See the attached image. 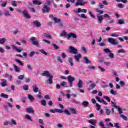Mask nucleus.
Wrapping results in <instances>:
<instances>
[{
  "mask_svg": "<svg viewBox=\"0 0 128 128\" xmlns=\"http://www.w3.org/2000/svg\"><path fill=\"white\" fill-rule=\"evenodd\" d=\"M112 107L118 110L119 114H120V117L124 120H128V117L126 116H124L122 114V108L116 105V102H112Z\"/></svg>",
  "mask_w": 128,
  "mask_h": 128,
  "instance_id": "1",
  "label": "nucleus"
},
{
  "mask_svg": "<svg viewBox=\"0 0 128 128\" xmlns=\"http://www.w3.org/2000/svg\"><path fill=\"white\" fill-rule=\"evenodd\" d=\"M29 40L32 42V44H33L34 46H38L40 40H36V38L32 36L29 38Z\"/></svg>",
  "mask_w": 128,
  "mask_h": 128,
  "instance_id": "2",
  "label": "nucleus"
},
{
  "mask_svg": "<svg viewBox=\"0 0 128 128\" xmlns=\"http://www.w3.org/2000/svg\"><path fill=\"white\" fill-rule=\"evenodd\" d=\"M70 54H78V49L74 48V47L71 46L69 48Z\"/></svg>",
  "mask_w": 128,
  "mask_h": 128,
  "instance_id": "3",
  "label": "nucleus"
},
{
  "mask_svg": "<svg viewBox=\"0 0 128 128\" xmlns=\"http://www.w3.org/2000/svg\"><path fill=\"white\" fill-rule=\"evenodd\" d=\"M49 18H52V20H54L55 24H58V22H62V20L60 18H58L56 17H54V15L52 14H50L49 15Z\"/></svg>",
  "mask_w": 128,
  "mask_h": 128,
  "instance_id": "4",
  "label": "nucleus"
},
{
  "mask_svg": "<svg viewBox=\"0 0 128 128\" xmlns=\"http://www.w3.org/2000/svg\"><path fill=\"white\" fill-rule=\"evenodd\" d=\"M50 7H48L46 5H44L43 8L42 9V10L43 12V14H46V12H49L50 10Z\"/></svg>",
  "mask_w": 128,
  "mask_h": 128,
  "instance_id": "5",
  "label": "nucleus"
},
{
  "mask_svg": "<svg viewBox=\"0 0 128 128\" xmlns=\"http://www.w3.org/2000/svg\"><path fill=\"white\" fill-rule=\"evenodd\" d=\"M22 14H24V18H26V20H28L30 18V14H28V10H24L22 12Z\"/></svg>",
  "mask_w": 128,
  "mask_h": 128,
  "instance_id": "6",
  "label": "nucleus"
},
{
  "mask_svg": "<svg viewBox=\"0 0 128 128\" xmlns=\"http://www.w3.org/2000/svg\"><path fill=\"white\" fill-rule=\"evenodd\" d=\"M103 50L104 52H105L106 54H109L108 55L109 58H112V51L110 50V49L108 48H104Z\"/></svg>",
  "mask_w": 128,
  "mask_h": 128,
  "instance_id": "7",
  "label": "nucleus"
},
{
  "mask_svg": "<svg viewBox=\"0 0 128 128\" xmlns=\"http://www.w3.org/2000/svg\"><path fill=\"white\" fill-rule=\"evenodd\" d=\"M70 38H76L77 36L74 33L70 32L67 34V39L70 40Z\"/></svg>",
  "mask_w": 128,
  "mask_h": 128,
  "instance_id": "8",
  "label": "nucleus"
},
{
  "mask_svg": "<svg viewBox=\"0 0 128 128\" xmlns=\"http://www.w3.org/2000/svg\"><path fill=\"white\" fill-rule=\"evenodd\" d=\"M77 2L76 3L75 6H84L86 4V2H83L82 0H77Z\"/></svg>",
  "mask_w": 128,
  "mask_h": 128,
  "instance_id": "9",
  "label": "nucleus"
},
{
  "mask_svg": "<svg viewBox=\"0 0 128 128\" xmlns=\"http://www.w3.org/2000/svg\"><path fill=\"white\" fill-rule=\"evenodd\" d=\"M48 78H49L46 80L45 84H52L53 82L52 78L54 77L52 76V75H51L50 76H49Z\"/></svg>",
  "mask_w": 128,
  "mask_h": 128,
  "instance_id": "10",
  "label": "nucleus"
},
{
  "mask_svg": "<svg viewBox=\"0 0 128 128\" xmlns=\"http://www.w3.org/2000/svg\"><path fill=\"white\" fill-rule=\"evenodd\" d=\"M26 112H28V114H34V108L32 107H30L28 108H26Z\"/></svg>",
  "mask_w": 128,
  "mask_h": 128,
  "instance_id": "11",
  "label": "nucleus"
},
{
  "mask_svg": "<svg viewBox=\"0 0 128 128\" xmlns=\"http://www.w3.org/2000/svg\"><path fill=\"white\" fill-rule=\"evenodd\" d=\"M89 82L91 84L88 88V90H92V88H96V83H92V81L90 80Z\"/></svg>",
  "mask_w": 128,
  "mask_h": 128,
  "instance_id": "12",
  "label": "nucleus"
},
{
  "mask_svg": "<svg viewBox=\"0 0 128 128\" xmlns=\"http://www.w3.org/2000/svg\"><path fill=\"white\" fill-rule=\"evenodd\" d=\"M97 20L98 24H102V20H104V18H102V16H97Z\"/></svg>",
  "mask_w": 128,
  "mask_h": 128,
  "instance_id": "13",
  "label": "nucleus"
},
{
  "mask_svg": "<svg viewBox=\"0 0 128 128\" xmlns=\"http://www.w3.org/2000/svg\"><path fill=\"white\" fill-rule=\"evenodd\" d=\"M74 58L76 62H80V58H82V54H78L77 55H74Z\"/></svg>",
  "mask_w": 128,
  "mask_h": 128,
  "instance_id": "14",
  "label": "nucleus"
},
{
  "mask_svg": "<svg viewBox=\"0 0 128 128\" xmlns=\"http://www.w3.org/2000/svg\"><path fill=\"white\" fill-rule=\"evenodd\" d=\"M1 81L2 82L0 83V84L2 86V88H4V86H8V84H6V80L5 79H2Z\"/></svg>",
  "mask_w": 128,
  "mask_h": 128,
  "instance_id": "15",
  "label": "nucleus"
},
{
  "mask_svg": "<svg viewBox=\"0 0 128 128\" xmlns=\"http://www.w3.org/2000/svg\"><path fill=\"white\" fill-rule=\"evenodd\" d=\"M41 76H48V78L52 75L50 74L48 71H44L43 73L41 74Z\"/></svg>",
  "mask_w": 128,
  "mask_h": 128,
  "instance_id": "16",
  "label": "nucleus"
},
{
  "mask_svg": "<svg viewBox=\"0 0 128 128\" xmlns=\"http://www.w3.org/2000/svg\"><path fill=\"white\" fill-rule=\"evenodd\" d=\"M88 122L89 124H92V126H96V122H98V121L96 120H88Z\"/></svg>",
  "mask_w": 128,
  "mask_h": 128,
  "instance_id": "17",
  "label": "nucleus"
},
{
  "mask_svg": "<svg viewBox=\"0 0 128 128\" xmlns=\"http://www.w3.org/2000/svg\"><path fill=\"white\" fill-rule=\"evenodd\" d=\"M33 24L35 26H36V28H40V26H42V24H40V22L37 20H36L33 22Z\"/></svg>",
  "mask_w": 128,
  "mask_h": 128,
  "instance_id": "18",
  "label": "nucleus"
},
{
  "mask_svg": "<svg viewBox=\"0 0 128 128\" xmlns=\"http://www.w3.org/2000/svg\"><path fill=\"white\" fill-rule=\"evenodd\" d=\"M83 60H84V62L88 64H92V61H90V60L88 59V57L84 56L83 58Z\"/></svg>",
  "mask_w": 128,
  "mask_h": 128,
  "instance_id": "19",
  "label": "nucleus"
},
{
  "mask_svg": "<svg viewBox=\"0 0 128 128\" xmlns=\"http://www.w3.org/2000/svg\"><path fill=\"white\" fill-rule=\"evenodd\" d=\"M86 9H82L80 8H78L77 10L78 14H80V12H84V14H86Z\"/></svg>",
  "mask_w": 128,
  "mask_h": 128,
  "instance_id": "20",
  "label": "nucleus"
},
{
  "mask_svg": "<svg viewBox=\"0 0 128 128\" xmlns=\"http://www.w3.org/2000/svg\"><path fill=\"white\" fill-rule=\"evenodd\" d=\"M13 66L16 72H20V67L18 66L16 64H13Z\"/></svg>",
  "mask_w": 128,
  "mask_h": 128,
  "instance_id": "21",
  "label": "nucleus"
},
{
  "mask_svg": "<svg viewBox=\"0 0 128 128\" xmlns=\"http://www.w3.org/2000/svg\"><path fill=\"white\" fill-rule=\"evenodd\" d=\"M67 78L68 80V81L69 82H74V78L72 77V76H69L67 77Z\"/></svg>",
  "mask_w": 128,
  "mask_h": 128,
  "instance_id": "22",
  "label": "nucleus"
},
{
  "mask_svg": "<svg viewBox=\"0 0 128 128\" xmlns=\"http://www.w3.org/2000/svg\"><path fill=\"white\" fill-rule=\"evenodd\" d=\"M12 50H16V52H22V49H18L16 48V46L14 45H12Z\"/></svg>",
  "mask_w": 128,
  "mask_h": 128,
  "instance_id": "23",
  "label": "nucleus"
},
{
  "mask_svg": "<svg viewBox=\"0 0 128 128\" xmlns=\"http://www.w3.org/2000/svg\"><path fill=\"white\" fill-rule=\"evenodd\" d=\"M32 2L34 4H37L38 6H40L42 4V2L38 0H33Z\"/></svg>",
  "mask_w": 128,
  "mask_h": 128,
  "instance_id": "24",
  "label": "nucleus"
},
{
  "mask_svg": "<svg viewBox=\"0 0 128 128\" xmlns=\"http://www.w3.org/2000/svg\"><path fill=\"white\" fill-rule=\"evenodd\" d=\"M82 81L80 80H79L78 83L77 84L78 88H82Z\"/></svg>",
  "mask_w": 128,
  "mask_h": 128,
  "instance_id": "25",
  "label": "nucleus"
},
{
  "mask_svg": "<svg viewBox=\"0 0 128 128\" xmlns=\"http://www.w3.org/2000/svg\"><path fill=\"white\" fill-rule=\"evenodd\" d=\"M88 104H90V103L88 101H83L82 102V106H84V108H87Z\"/></svg>",
  "mask_w": 128,
  "mask_h": 128,
  "instance_id": "26",
  "label": "nucleus"
},
{
  "mask_svg": "<svg viewBox=\"0 0 128 128\" xmlns=\"http://www.w3.org/2000/svg\"><path fill=\"white\" fill-rule=\"evenodd\" d=\"M94 11L96 12H98L99 14H104V11L102 10H100V8H96L94 9Z\"/></svg>",
  "mask_w": 128,
  "mask_h": 128,
  "instance_id": "27",
  "label": "nucleus"
},
{
  "mask_svg": "<svg viewBox=\"0 0 128 128\" xmlns=\"http://www.w3.org/2000/svg\"><path fill=\"white\" fill-rule=\"evenodd\" d=\"M78 16L82 18H84V20H86V18H88V16H86V14H78Z\"/></svg>",
  "mask_w": 128,
  "mask_h": 128,
  "instance_id": "28",
  "label": "nucleus"
},
{
  "mask_svg": "<svg viewBox=\"0 0 128 128\" xmlns=\"http://www.w3.org/2000/svg\"><path fill=\"white\" fill-rule=\"evenodd\" d=\"M118 24H126V22L122 18L119 19V21L118 22Z\"/></svg>",
  "mask_w": 128,
  "mask_h": 128,
  "instance_id": "29",
  "label": "nucleus"
},
{
  "mask_svg": "<svg viewBox=\"0 0 128 128\" xmlns=\"http://www.w3.org/2000/svg\"><path fill=\"white\" fill-rule=\"evenodd\" d=\"M28 98L30 102H34V98L31 94H28Z\"/></svg>",
  "mask_w": 128,
  "mask_h": 128,
  "instance_id": "30",
  "label": "nucleus"
},
{
  "mask_svg": "<svg viewBox=\"0 0 128 128\" xmlns=\"http://www.w3.org/2000/svg\"><path fill=\"white\" fill-rule=\"evenodd\" d=\"M6 42V38H3L1 39H0V44H4V42Z\"/></svg>",
  "mask_w": 128,
  "mask_h": 128,
  "instance_id": "31",
  "label": "nucleus"
},
{
  "mask_svg": "<svg viewBox=\"0 0 128 128\" xmlns=\"http://www.w3.org/2000/svg\"><path fill=\"white\" fill-rule=\"evenodd\" d=\"M112 44L114 46H118V40L115 38H112Z\"/></svg>",
  "mask_w": 128,
  "mask_h": 128,
  "instance_id": "32",
  "label": "nucleus"
},
{
  "mask_svg": "<svg viewBox=\"0 0 128 128\" xmlns=\"http://www.w3.org/2000/svg\"><path fill=\"white\" fill-rule=\"evenodd\" d=\"M18 2L16 0H12L11 2V4L12 6H18Z\"/></svg>",
  "mask_w": 128,
  "mask_h": 128,
  "instance_id": "33",
  "label": "nucleus"
},
{
  "mask_svg": "<svg viewBox=\"0 0 128 128\" xmlns=\"http://www.w3.org/2000/svg\"><path fill=\"white\" fill-rule=\"evenodd\" d=\"M6 4H8V1H3L1 4V6L2 8H6Z\"/></svg>",
  "mask_w": 128,
  "mask_h": 128,
  "instance_id": "34",
  "label": "nucleus"
},
{
  "mask_svg": "<svg viewBox=\"0 0 128 128\" xmlns=\"http://www.w3.org/2000/svg\"><path fill=\"white\" fill-rule=\"evenodd\" d=\"M4 15L5 16H10V11L6 10L4 12Z\"/></svg>",
  "mask_w": 128,
  "mask_h": 128,
  "instance_id": "35",
  "label": "nucleus"
},
{
  "mask_svg": "<svg viewBox=\"0 0 128 128\" xmlns=\"http://www.w3.org/2000/svg\"><path fill=\"white\" fill-rule=\"evenodd\" d=\"M67 84H68V83H66V82L64 81H63L60 83V86H64L65 88H68Z\"/></svg>",
  "mask_w": 128,
  "mask_h": 128,
  "instance_id": "36",
  "label": "nucleus"
},
{
  "mask_svg": "<svg viewBox=\"0 0 128 128\" xmlns=\"http://www.w3.org/2000/svg\"><path fill=\"white\" fill-rule=\"evenodd\" d=\"M32 88H33L34 92H38V88L36 86H32Z\"/></svg>",
  "mask_w": 128,
  "mask_h": 128,
  "instance_id": "37",
  "label": "nucleus"
},
{
  "mask_svg": "<svg viewBox=\"0 0 128 128\" xmlns=\"http://www.w3.org/2000/svg\"><path fill=\"white\" fill-rule=\"evenodd\" d=\"M68 62L70 64L71 66H74V62H72V58H68Z\"/></svg>",
  "mask_w": 128,
  "mask_h": 128,
  "instance_id": "38",
  "label": "nucleus"
},
{
  "mask_svg": "<svg viewBox=\"0 0 128 128\" xmlns=\"http://www.w3.org/2000/svg\"><path fill=\"white\" fill-rule=\"evenodd\" d=\"M72 104H80V102L76 100H71Z\"/></svg>",
  "mask_w": 128,
  "mask_h": 128,
  "instance_id": "39",
  "label": "nucleus"
},
{
  "mask_svg": "<svg viewBox=\"0 0 128 128\" xmlns=\"http://www.w3.org/2000/svg\"><path fill=\"white\" fill-rule=\"evenodd\" d=\"M44 36H45V38H52V36H50V34L44 33Z\"/></svg>",
  "mask_w": 128,
  "mask_h": 128,
  "instance_id": "40",
  "label": "nucleus"
},
{
  "mask_svg": "<svg viewBox=\"0 0 128 128\" xmlns=\"http://www.w3.org/2000/svg\"><path fill=\"white\" fill-rule=\"evenodd\" d=\"M58 26H60V28H66V24L60 22H58Z\"/></svg>",
  "mask_w": 128,
  "mask_h": 128,
  "instance_id": "41",
  "label": "nucleus"
},
{
  "mask_svg": "<svg viewBox=\"0 0 128 128\" xmlns=\"http://www.w3.org/2000/svg\"><path fill=\"white\" fill-rule=\"evenodd\" d=\"M40 104L44 106H46V100H42L40 101Z\"/></svg>",
  "mask_w": 128,
  "mask_h": 128,
  "instance_id": "42",
  "label": "nucleus"
},
{
  "mask_svg": "<svg viewBox=\"0 0 128 128\" xmlns=\"http://www.w3.org/2000/svg\"><path fill=\"white\" fill-rule=\"evenodd\" d=\"M26 120H30V122H32V118H30V116L28 114H26V115L25 116Z\"/></svg>",
  "mask_w": 128,
  "mask_h": 128,
  "instance_id": "43",
  "label": "nucleus"
},
{
  "mask_svg": "<svg viewBox=\"0 0 128 128\" xmlns=\"http://www.w3.org/2000/svg\"><path fill=\"white\" fill-rule=\"evenodd\" d=\"M55 112H58V114H62L64 112V111L62 110L61 109H55Z\"/></svg>",
  "mask_w": 128,
  "mask_h": 128,
  "instance_id": "44",
  "label": "nucleus"
},
{
  "mask_svg": "<svg viewBox=\"0 0 128 128\" xmlns=\"http://www.w3.org/2000/svg\"><path fill=\"white\" fill-rule=\"evenodd\" d=\"M15 60L16 62H18L20 66H24V63L20 60L18 59H15Z\"/></svg>",
  "mask_w": 128,
  "mask_h": 128,
  "instance_id": "45",
  "label": "nucleus"
},
{
  "mask_svg": "<svg viewBox=\"0 0 128 128\" xmlns=\"http://www.w3.org/2000/svg\"><path fill=\"white\" fill-rule=\"evenodd\" d=\"M0 96L2 98H8V95L4 93H2L1 95Z\"/></svg>",
  "mask_w": 128,
  "mask_h": 128,
  "instance_id": "46",
  "label": "nucleus"
},
{
  "mask_svg": "<svg viewBox=\"0 0 128 128\" xmlns=\"http://www.w3.org/2000/svg\"><path fill=\"white\" fill-rule=\"evenodd\" d=\"M41 54H44L45 56H48V52H46L44 50L42 49L39 50Z\"/></svg>",
  "mask_w": 128,
  "mask_h": 128,
  "instance_id": "47",
  "label": "nucleus"
},
{
  "mask_svg": "<svg viewBox=\"0 0 128 128\" xmlns=\"http://www.w3.org/2000/svg\"><path fill=\"white\" fill-rule=\"evenodd\" d=\"M114 126L116 128H122L120 126V124L116 122L114 124Z\"/></svg>",
  "mask_w": 128,
  "mask_h": 128,
  "instance_id": "48",
  "label": "nucleus"
},
{
  "mask_svg": "<svg viewBox=\"0 0 128 128\" xmlns=\"http://www.w3.org/2000/svg\"><path fill=\"white\" fill-rule=\"evenodd\" d=\"M60 36H66V31H63L62 34H60Z\"/></svg>",
  "mask_w": 128,
  "mask_h": 128,
  "instance_id": "49",
  "label": "nucleus"
},
{
  "mask_svg": "<svg viewBox=\"0 0 128 128\" xmlns=\"http://www.w3.org/2000/svg\"><path fill=\"white\" fill-rule=\"evenodd\" d=\"M11 124H14V126H16V120H14V119L12 118L11 119Z\"/></svg>",
  "mask_w": 128,
  "mask_h": 128,
  "instance_id": "50",
  "label": "nucleus"
},
{
  "mask_svg": "<svg viewBox=\"0 0 128 128\" xmlns=\"http://www.w3.org/2000/svg\"><path fill=\"white\" fill-rule=\"evenodd\" d=\"M118 54H124L126 52V50L124 49L119 50L118 51Z\"/></svg>",
  "mask_w": 128,
  "mask_h": 128,
  "instance_id": "51",
  "label": "nucleus"
},
{
  "mask_svg": "<svg viewBox=\"0 0 128 128\" xmlns=\"http://www.w3.org/2000/svg\"><path fill=\"white\" fill-rule=\"evenodd\" d=\"M70 112H72V114H76V110L73 108H70Z\"/></svg>",
  "mask_w": 128,
  "mask_h": 128,
  "instance_id": "52",
  "label": "nucleus"
},
{
  "mask_svg": "<svg viewBox=\"0 0 128 128\" xmlns=\"http://www.w3.org/2000/svg\"><path fill=\"white\" fill-rule=\"evenodd\" d=\"M56 60H58V62H60V64H62V58H60V56H57Z\"/></svg>",
  "mask_w": 128,
  "mask_h": 128,
  "instance_id": "53",
  "label": "nucleus"
},
{
  "mask_svg": "<svg viewBox=\"0 0 128 128\" xmlns=\"http://www.w3.org/2000/svg\"><path fill=\"white\" fill-rule=\"evenodd\" d=\"M26 68L29 70H32V66L30 64H27Z\"/></svg>",
  "mask_w": 128,
  "mask_h": 128,
  "instance_id": "54",
  "label": "nucleus"
},
{
  "mask_svg": "<svg viewBox=\"0 0 128 128\" xmlns=\"http://www.w3.org/2000/svg\"><path fill=\"white\" fill-rule=\"evenodd\" d=\"M104 98H105V100H108V102H110V97L108 96H103Z\"/></svg>",
  "mask_w": 128,
  "mask_h": 128,
  "instance_id": "55",
  "label": "nucleus"
},
{
  "mask_svg": "<svg viewBox=\"0 0 128 128\" xmlns=\"http://www.w3.org/2000/svg\"><path fill=\"white\" fill-rule=\"evenodd\" d=\"M4 126H8V124H10V126H12V122H10V121H6L4 122Z\"/></svg>",
  "mask_w": 128,
  "mask_h": 128,
  "instance_id": "56",
  "label": "nucleus"
},
{
  "mask_svg": "<svg viewBox=\"0 0 128 128\" xmlns=\"http://www.w3.org/2000/svg\"><path fill=\"white\" fill-rule=\"evenodd\" d=\"M23 90H28V86H27V85L23 86Z\"/></svg>",
  "mask_w": 128,
  "mask_h": 128,
  "instance_id": "57",
  "label": "nucleus"
},
{
  "mask_svg": "<svg viewBox=\"0 0 128 128\" xmlns=\"http://www.w3.org/2000/svg\"><path fill=\"white\" fill-rule=\"evenodd\" d=\"M120 84L122 86H126V82L123 81V80H120Z\"/></svg>",
  "mask_w": 128,
  "mask_h": 128,
  "instance_id": "58",
  "label": "nucleus"
},
{
  "mask_svg": "<svg viewBox=\"0 0 128 128\" xmlns=\"http://www.w3.org/2000/svg\"><path fill=\"white\" fill-rule=\"evenodd\" d=\"M96 106L97 107V108H96V110H100L101 106L100 104L96 103Z\"/></svg>",
  "mask_w": 128,
  "mask_h": 128,
  "instance_id": "59",
  "label": "nucleus"
},
{
  "mask_svg": "<svg viewBox=\"0 0 128 128\" xmlns=\"http://www.w3.org/2000/svg\"><path fill=\"white\" fill-rule=\"evenodd\" d=\"M66 114H68V116H70V111L66 109L64 111V112Z\"/></svg>",
  "mask_w": 128,
  "mask_h": 128,
  "instance_id": "60",
  "label": "nucleus"
},
{
  "mask_svg": "<svg viewBox=\"0 0 128 128\" xmlns=\"http://www.w3.org/2000/svg\"><path fill=\"white\" fill-rule=\"evenodd\" d=\"M44 100H50V95L46 94L44 96Z\"/></svg>",
  "mask_w": 128,
  "mask_h": 128,
  "instance_id": "61",
  "label": "nucleus"
},
{
  "mask_svg": "<svg viewBox=\"0 0 128 128\" xmlns=\"http://www.w3.org/2000/svg\"><path fill=\"white\" fill-rule=\"evenodd\" d=\"M38 122L40 124H42L43 126L44 125V120H42V119H39Z\"/></svg>",
  "mask_w": 128,
  "mask_h": 128,
  "instance_id": "62",
  "label": "nucleus"
},
{
  "mask_svg": "<svg viewBox=\"0 0 128 128\" xmlns=\"http://www.w3.org/2000/svg\"><path fill=\"white\" fill-rule=\"evenodd\" d=\"M24 78V75H20L18 76V80H22Z\"/></svg>",
  "mask_w": 128,
  "mask_h": 128,
  "instance_id": "63",
  "label": "nucleus"
},
{
  "mask_svg": "<svg viewBox=\"0 0 128 128\" xmlns=\"http://www.w3.org/2000/svg\"><path fill=\"white\" fill-rule=\"evenodd\" d=\"M36 54V52L34 51H32L30 52V54H29V56L30 57V58H32V56H34V54Z\"/></svg>",
  "mask_w": 128,
  "mask_h": 128,
  "instance_id": "64",
  "label": "nucleus"
}]
</instances>
